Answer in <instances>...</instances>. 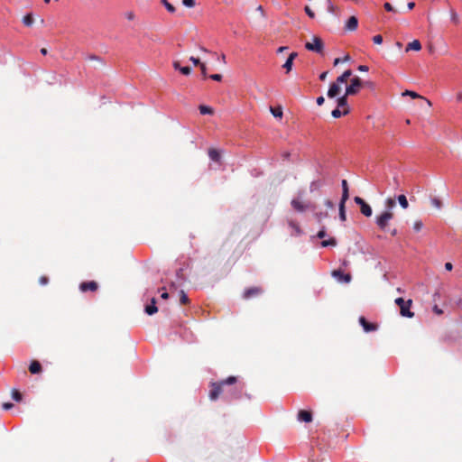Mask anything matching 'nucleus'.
I'll return each instance as SVG.
<instances>
[{"instance_id": "obj_33", "label": "nucleus", "mask_w": 462, "mask_h": 462, "mask_svg": "<svg viewBox=\"0 0 462 462\" xmlns=\"http://www.w3.org/2000/svg\"><path fill=\"white\" fill-rule=\"evenodd\" d=\"M345 204H346V203H343V202H340V203H339V218H340L342 221H345V220H346Z\"/></svg>"}, {"instance_id": "obj_43", "label": "nucleus", "mask_w": 462, "mask_h": 462, "mask_svg": "<svg viewBox=\"0 0 462 462\" xmlns=\"http://www.w3.org/2000/svg\"><path fill=\"white\" fill-rule=\"evenodd\" d=\"M304 11L310 18H311V19L315 18V13L311 10V8L310 6L306 5L304 8Z\"/></svg>"}, {"instance_id": "obj_5", "label": "nucleus", "mask_w": 462, "mask_h": 462, "mask_svg": "<svg viewBox=\"0 0 462 462\" xmlns=\"http://www.w3.org/2000/svg\"><path fill=\"white\" fill-rule=\"evenodd\" d=\"M305 48L308 51L321 53L324 48L322 40L319 37L314 36L311 42H307Z\"/></svg>"}, {"instance_id": "obj_26", "label": "nucleus", "mask_w": 462, "mask_h": 462, "mask_svg": "<svg viewBox=\"0 0 462 462\" xmlns=\"http://www.w3.org/2000/svg\"><path fill=\"white\" fill-rule=\"evenodd\" d=\"M208 156L212 161H216V162L219 161V159H220V154H219L218 151H217L215 149H210L208 151Z\"/></svg>"}, {"instance_id": "obj_12", "label": "nucleus", "mask_w": 462, "mask_h": 462, "mask_svg": "<svg viewBox=\"0 0 462 462\" xmlns=\"http://www.w3.org/2000/svg\"><path fill=\"white\" fill-rule=\"evenodd\" d=\"M298 420L304 422H310L312 420L311 413L308 411H300L298 413Z\"/></svg>"}, {"instance_id": "obj_42", "label": "nucleus", "mask_w": 462, "mask_h": 462, "mask_svg": "<svg viewBox=\"0 0 462 462\" xmlns=\"http://www.w3.org/2000/svg\"><path fill=\"white\" fill-rule=\"evenodd\" d=\"M182 5L185 7L192 8L196 5V2H195V0H182Z\"/></svg>"}, {"instance_id": "obj_38", "label": "nucleus", "mask_w": 462, "mask_h": 462, "mask_svg": "<svg viewBox=\"0 0 462 462\" xmlns=\"http://www.w3.org/2000/svg\"><path fill=\"white\" fill-rule=\"evenodd\" d=\"M348 60H350V56L348 54L345 55L342 59L341 58H337V59L334 60V66H337V65H338L341 62H346V61H348Z\"/></svg>"}, {"instance_id": "obj_49", "label": "nucleus", "mask_w": 462, "mask_h": 462, "mask_svg": "<svg viewBox=\"0 0 462 462\" xmlns=\"http://www.w3.org/2000/svg\"><path fill=\"white\" fill-rule=\"evenodd\" d=\"M189 60H190V61H191L195 66H197V65H200V64H201V63H200V61H199V60L198 58L193 57V56H191V57L189 58Z\"/></svg>"}, {"instance_id": "obj_31", "label": "nucleus", "mask_w": 462, "mask_h": 462, "mask_svg": "<svg viewBox=\"0 0 462 462\" xmlns=\"http://www.w3.org/2000/svg\"><path fill=\"white\" fill-rule=\"evenodd\" d=\"M199 112L201 115H211L213 113V109L208 106H199Z\"/></svg>"}, {"instance_id": "obj_17", "label": "nucleus", "mask_w": 462, "mask_h": 462, "mask_svg": "<svg viewBox=\"0 0 462 462\" xmlns=\"http://www.w3.org/2000/svg\"><path fill=\"white\" fill-rule=\"evenodd\" d=\"M351 76H352V70L351 69H346V71L343 72L342 75L337 77V79L335 83H337V85L340 86V84L346 83L347 79L349 77H351Z\"/></svg>"}, {"instance_id": "obj_41", "label": "nucleus", "mask_w": 462, "mask_h": 462, "mask_svg": "<svg viewBox=\"0 0 462 462\" xmlns=\"http://www.w3.org/2000/svg\"><path fill=\"white\" fill-rule=\"evenodd\" d=\"M337 242L334 238H330L328 240H324L321 242V245L323 247L328 246V245H336Z\"/></svg>"}, {"instance_id": "obj_36", "label": "nucleus", "mask_w": 462, "mask_h": 462, "mask_svg": "<svg viewBox=\"0 0 462 462\" xmlns=\"http://www.w3.org/2000/svg\"><path fill=\"white\" fill-rule=\"evenodd\" d=\"M430 203L437 209H440L441 207H442V203H441V201L438 198H431L430 199Z\"/></svg>"}, {"instance_id": "obj_45", "label": "nucleus", "mask_w": 462, "mask_h": 462, "mask_svg": "<svg viewBox=\"0 0 462 462\" xmlns=\"http://www.w3.org/2000/svg\"><path fill=\"white\" fill-rule=\"evenodd\" d=\"M125 16L127 20L133 21L135 19V14L133 11H128L125 14Z\"/></svg>"}, {"instance_id": "obj_58", "label": "nucleus", "mask_w": 462, "mask_h": 462, "mask_svg": "<svg viewBox=\"0 0 462 462\" xmlns=\"http://www.w3.org/2000/svg\"><path fill=\"white\" fill-rule=\"evenodd\" d=\"M452 268H453V265H452V263H445V269H446L447 271H451V270H452Z\"/></svg>"}, {"instance_id": "obj_47", "label": "nucleus", "mask_w": 462, "mask_h": 462, "mask_svg": "<svg viewBox=\"0 0 462 462\" xmlns=\"http://www.w3.org/2000/svg\"><path fill=\"white\" fill-rule=\"evenodd\" d=\"M180 73H182L183 75H189L191 73V69L189 67H182L180 70Z\"/></svg>"}, {"instance_id": "obj_63", "label": "nucleus", "mask_w": 462, "mask_h": 462, "mask_svg": "<svg viewBox=\"0 0 462 462\" xmlns=\"http://www.w3.org/2000/svg\"><path fill=\"white\" fill-rule=\"evenodd\" d=\"M286 49H287V47H284V46L280 47V48H278L277 52L281 53V52L284 51Z\"/></svg>"}, {"instance_id": "obj_62", "label": "nucleus", "mask_w": 462, "mask_h": 462, "mask_svg": "<svg viewBox=\"0 0 462 462\" xmlns=\"http://www.w3.org/2000/svg\"><path fill=\"white\" fill-rule=\"evenodd\" d=\"M414 6H415L414 2H410V3H408V8H409L410 10L413 9V8H414Z\"/></svg>"}, {"instance_id": "obj_60", "label": "nucleus", "mask_w": 462, "mask_h": 462, "mask_svg": "<svg viewBox=\"0 0 462 462\" xmlns=\"http://www.w3.org/2000/svg\"><path fill=\"white\" fill-rule=\"evenodd\" d=\"M433 310H434V312H435V313H437L438 315L442 314V310H441L440 309H439V308H438V306H435V307L433 308Z\"/></svg>"}, {"instance_id": "obj_51", "label": "nucleus", "mask_w": 462, "mask_h": 462, "mask_svg": "<svg viewBox=\"0 0 462 462\" xmlns=\"http://www.w3.org/2000/svg\"><path fill=\"white\" fill-rule=\"evenodd\" d=\"M200 69H201V73L204 77L207 76V68H206V65L204 63H201L200 65Z\"/></svg>"}, {"instance_id": "obj_57", "label": "nucleus", "mask_w": 462, "mask_h": 462, "mask_svg": "<svg viewBox=\"0 0 462 462\" xmlns=\"http://www.w3.org/2000/svg\"><path fill=\"white\" fill-rule=\"evenodd\" d=\"M298 56L297 52H291L289 57H288V60H291V61L294 60V59Z\"/></svg>"}, {"instance_id": "obj_56", "label": "nucleus", "mask_w": 462, "mask_h": 462, "mask_svg": "<svg viewBox=\"0 0 462 462\" xmlns=\"http://www.w3.org/2000/svg\"><path fill=\"white\" fill-rule=\"evenodd\" d=\"M47 282H48V278L47 277L42 276V277L40 278V283L42 285H45V284H47Z\"/></svg>"}, {"instance_id": "obj_11", "label": "nucleus", "mask_w": 462, "mask_h": 462, "mask_svg": "<svg viewBox=\"0 0 462 462\" xmlns=\"http://www.w3.org/2000/svg\"><path fill=\"white\" fill-rule=\"evenodd\" d=\"M359 323L365 332H371L376 329V326L372 323H368L364 317L359 318Z\"/></svg>"}, {"instance_id": "obj_19", "label": "nucleus", "mask_w": 462, "mask_h": 462, "mask_svg": "<svg viewBox=\"0 0 462 462\" xmlns=\"http://www.w3.org/2000/svg\"><path fill=\"white\" fill-rule=\"evenodd\" d=\"M29 371L33 374L41 373L42 365L40 362L33 360L29 366Z\"/></svg>"}, {"instance_id": "obj_30", "label": "nucleus", "mask_w": 462, "mask_h": 462, "mask_svg": "<svg viewBox=\"0 0 462 462\" xmlns=\"http://www.w3.org/2000/svg\"><path fill=\"white\" fill-rule=\"evenodd\" d=\"M322 183L320 180H313L310 185V191L313 192L320 189Z\"/></svg>"}, {"instance_id": "obj_37", "label": "nucleus", "mask_w": 462, "mask_h": 462, "mask_svg": "<svg viewBox=\"0 0 462 462\" xmlns=\"http://www.w3.org/2000/svg\"><path fill=\"white\" fill-rule=\"evenodd\" d=\"M293 61L291 60H286L284 64L282 65V68L285 69L286 73H289L292 69Z\"/></svg>"}, {"instance_id": "obj_64", "label": "nucleus", "mask_w": 462, "mask_h": 462, "mask_svg": "<svg viewBox=\"0 0 462 462\" xmlns=\"http://www.w3.org/2000/svg\"><path fill=\"white\" fill-rule=\"evenodd\" d=\"M47 52H48V51H47V49H46V48H42V49L41 50V53H42V55H46V54H47Z\"/></svg>"}, {"instance_id": "obj_21", "label": "nucleus", "mask_w": 462, "mask_h": 462, "mask_svg": "<svg viewBox=\"0 0 462 462\" xmlns=\"http://www.w3.org/2000/svg\"><path fill=\"white\" fill-rule=\"evenodd\" d=\"M402 96H409L411 98H422L423 99V97L421 96H420L418 93H416L414 91H411V90H405L402 93ZM424 100L427 102L429 106H431V102L430 100H428L426 98H424Z\"/></svg>"}, {"instance_id": "obj_52", "label": "nucleus", "mask_w": 462, "mask_h": 462, "mask_svg": "<svg viewBox=\"0 0 462 462\" xmlns=\"http://www.w3.org/2000/svg\"><path fill=\"white\" fill-rule=\"evenodd\" d=\"M357 69L362 72H366L369 69L366 65H359Z\"/></svg>"}, {"instance_id": "obj_28", "label": "nucleus", "mask_w": 462, "mask_h": 462, "mask_svg": "<svg viewBox=\"0 0 462 462\" xmlns=\"http://www.w3.org/2000/svg\"><path fill=\"white\" fill-rule=\"evenodd\" d=\"M326 5H327V11L328 13L334 14L336 12L337 7L334 5V4L331 2V0H324Z\"/></svg>"}, {"instance_id": "obj_54", "label": "nucleus", "mask_w": 462, "mask_h": 462, "mask_svg": "<svg viewBox=\"0 0 462 462\" xmlns=\"http://www.w3.org/2000/svg\"><path fill=\"white\" fill-rule=\"evenodd\" d=\"M172 65H173V68H174L176 70H179V71H180V69L182 68V67L180 66V62H179V61H173V64H172Z\"/></svg>"}, {"instance_id": "obj_10", "label": "nucleus", "mask_w": 462, "mask_h": 462, "mask_svg": "<svg viewBox=\"0 0 462 462\" xmlns=\"http://www.w3.org/2000/svg\"><path fill=\"white\" fill-rule=\"evenodd\" d=\"M339 92H340V86L337 85V83L333 82L328 90V97L329 98H333V97H337L339 94Z\"/></svg>"}, {"instance_id": "obj_61", "label": "nucleus", "mask_w": 462, "mask_h": 462, "mask_svg": "<svg viewBox=\"0 0 462 462\" xmlns=\"http://www.w3.org/2000/svg\"><path fill=\"white\" fill-rule=\"evenodd\" d=\"M162 299L167 300L169 298V293L166 291H163L161 295Z\"/></svg>"}, {"instance_id": "obj_2", "label": "nucleus", "mask_w": 462, "mask_h": 462, "mask_svg": "<svg viewBox=\"0 0 462 462\" xmlns=\"http://www.w3.org/2000/svg\"><path fill=\"white\" fill-rule=\"evenodd\" d=\"M395 303L400 307V313L402 317L413 318L414 313L411 311V300H404L402 298L395 299Z\"/></svg>"}, {"instance_id": "obj_35", "label": "nucleus", "mask_w": 462, "mask_h": 462, "mask_svg": "<svg viewBox=\"0 0 462 462\" xmlns=\"http://www.w3.org/2000/svg\"><path fill=\"white\" fill-rule=\"evenodd\" d=\"M162 3L165 6V8L167 9V11L169 13H171V14L175 13V11H176L175 7L171 4H170L167 0H162Z\"/></svg>"}, {"instance_id": "obj_18", "label": "nucleus", "mask_w": 462, "mask_h": 462, "mask_svg": "<svg viewBox=\"0 0 462 462\" xmlns=\"http://www.w3.org/2000/svg\"><path fill=\"white\" fill-rule=\"evenodd\" d=\"M342 197H341V200L340 202H343V203H346V200L348 199V186H347V182L346 180H342Z\"/></svg>"}, {"instance_id": "obj_16", "label": "nucleus", "mask_w": 462, "mask_h": 462, "mask_svg": "<svg viewBox=\"0 0 462 462\" xmlns=\"http://www.w3.org/2000/svg\"><path fill=\"white\" fill-rule=\"evenodd\" d=\"M420 50H421V44H420V41L413 40L412 42H411L410 43L407 44L405 51H419Z\"/></svg>"}, {"instance_id": "obj_1", "label": "nucleus", "mask_w": 462, "mask_h": 462, "mask_svg": "<svg viewBox=\"0 0 462 462\" xmlns=\"http://www.w3.org/2000/svg\"><path fill=\"white\" fill-rule=\"evenodd\" d=\"M236 382V377L229 376L226 380L220 382L219 383H213L212 389L209 393V398L216 400L218 395L222 393V387L226 384H233Z\"/></svg>"}, {"instance_id": "obj_25", "label": "nucleus", "mask_w": 462, "mask_h": 462, "mask_svg": "<svg viewBox=\"0 0 462 462\" xmlns=\"http://www.w3.org/2000/svg\"><path fill=\"white\" fill-rule=\"evenodd\" d=\"M397 200L400 204V206L403 208V209H406L408 208L409 207V203H408V200H407V198L405 195H399L397 197Z\"/></svg>"}, {"instance_id": "obj_8", "label": "nucleus", "mask_w": 462, "mask_h": 462, "mask_svg": "<svg viewBox=\"0 0 462 462\" xmlns=\"http://www.w3.org/2000/svg\"><path fill=\"white\" fill-rule=\"evenodd\" d=\"M358 26V20L356 16H351L346 23L345 28L347 31H356Z\"/></svg>"}, {"instance_id": "obj_29", "label": "nucleus", "mask_w": 462, "mask_h": 462, "mask_svg": "<svg viewBox=\"0 0 462 462\" xmlns=\"http://www.w3.org/2000/svg\"><path fill=\"white\" fill-rule=\"evenodd\" d=\"M449 14H450V20L453 23H455V24L459 23V16L454 9L449 10Z\"/></svg>"}, {"instance_id": "obj_4", "label": "nucleus", "mask_w": 462, "mask_h": 462, "mask_svg": "<svg viewBox=\"0 0 462 462\" xmlns=\"http://www.w3.org/2000/svg\"><path fill=\"white\" fill-rule=\"evenodd\" d=\"M362 86L363 83L359 77L356 76L352 78L350 84L346 88V96H353L357 94L360 91Z\"/></svg>"}, {"instance_id": "obj_22", "label": "nucleus", "mask_w": 462, "mask_h": 462, "mask_svg": "<svg viewBox=\"0 0 462 462\" xmlns=\"http://www.w3.org/2000/svg\"><path fill=\"white\" fill-rule=\"evenodd\" d=\"M23 23L27 26L31 27L34 23V18L32 14H27L23 17Z\"/></svg>"}, {"instance_id": "obj_13", "label": "nucleus", "mask_w": 462, "mask_h": 462, "mask_svg": "<svg viewBox=\"0 0 462 462\" xmlns=\"http://www.w3.org/2000/svg\"><path fill=\"white\" fill-rule=\"evenodd\" d=\"M262 292V290L258 287L250 288L245 291L244 292V298L245 299H250L251 297H254L255 295H258Z\"/></svg>"}, {"instance_id": "obj_39", "label": "nucleus", "mask_w": 462, "mask_h": 462, "mask_svg": "<svg viewBox=\"0 0 462 462\" xmlns=\"http://www.w3.org/2000/svg\"><path fill=\"white\" fill-rule=\"evenodd\" d=\"M415 232H420L423 228V223L420 220H416L412 226Z\"/></svg>"}, {"instance_id": "obj_32", "label": "nucleus", "mask_w": 462, "mask_h": 462, "mask_svg": "<svg viewBox=\"0 0 462 462\" xmlns=\"http://www.w3.org/2000/svg\"><path fill=\"white\" fill-rule=\"evenodd\" d=\"M12 397L15 402H21L23 400L22 393L16 389L12 390Z\"/></svg>"}, {"instance_id": "obj_3", "label": "nucleus", "mask_w": 462, "mask_h": 462, "mask_svg": "<svg viewBox=\"0 0 462 462\" xmlns=\"http://www.w3.org/2000/svg\"><path fill=\"white\" fill-rule=\"evenodd\" d=\"M393 218L392 211H383L375 217V224L381 230H385L390 221Z\"/></svg>"}, {"instance_id": "obj_34", "label": "nucleus", "mask_w": 462, "mask_h": 462, "mask_svg": "<svg viewBox=\"0 0 462 462\" xmlns=\"http://www.w3.org/2000/svg\"><path fill=\"white\" fill-rule=\"evenodd\" d=\"M270 111H271V113L273 114V116L274 117L282 118V108H280V107L279 108H273V107L271 106L270 107Z\"/></svg>"}, {"instance_id": "obj_15", "label": "nucleus", "mask_w": 462, "mask_h": 462, "mask_svg": "<svg viewBox=\"0 0 462 462\" xmlns=\"http://www.w3.org/2000/svg\"><path fill=\"white\" fill-rule=\"evenodd\" d=\"M289 224V226L291 228L292 232H291V235L292 236H299L302 234V231L300 227V226L293 220H290L288 222Z\"/></svg>"}, {"instance_id": "obj_40", "label": "nucleus", "mask_w": 462, "mask_h": 462, "mask_svg": "<svg viewBox=\"0 0 462 462\" xmlns=\"http://www.w3.org/2000/svg\"><path fill=\"white\" fill-rule=\"evenodd\" d=\"M383 7L388 12H392V13H394V14L399 13V11L396 8H394L390 3H385L383 5Z\"/></svg>"}, {"instance_id": "obj_55", "label": "nucleus", "mask_w": 462, "mask_h": 462, "mask_svg": "<svg viewBox=\"0 0 462 462\" xmlns=\"http://www.w3.org/2000/svg\"><path fill=\"white\" fill-rule=\"evenodd\" d=\"M317 236H318L319 238H323V237H325V236H326V231H325L324 229H321L320 231H319V233H318Z\"/></svg>"}, {"instance_id": "obj_14", "label": "nucleus", "mask_w": 462, "mask_h": 462, "mask_svg": "<svg viewBox=\"0 0 462 462\" xmlns=\"http://www.w3.org/2000/svg\"><path fill=\"white\" fill-rule=\"evenodd\" d=\"M79 288L81 291H96L97 284L95 282H82Z\"/></svg>"}, {"instance_id": "obj_6", "label": "nucleus", "mask_w": 462, "mask_h": 462, "mask_svg": "<svg viewBox=\"0 0 462 462\" xmlns=\"http://www.w3.org/2000/svg\"><path fill=\"white\" fill-rule=\"evenodd\" d=\"M291 205L294 210L300 213L306 211L310 207L309 203L304 202L301 199V193L299 194L298 198H294L291 199Z\"/></svg>"}, {"instance_id": "obj_20", "label": "nucleus", "mask_w": 462, "mask_h": 462, "mask_svg": "<svg viewBox=\"0 0 462 462\" xmlns=\"http://www.w3.org/2000/svg\"><path fill=\"white\" fill-rule=\"evenodd\" d=\"M145 313L148 314V315H153L154 313L157 312L158 309L156 307V301H155V299H152V302L151 304L147 305L145 307Z\"/></svg>"}, {"instance_id": "obj_24", "label": "nucleus", "mask_w": 462, "mask_h": 462, "mask_svg": "<svg viewBox=\"0 0 462 462\" xmlns=\"http://www.w3.org/2000/svg\"><path fill=\"white\" fill-rule=\"evenodd\" d=\"M349 113V108H346L341 111L339 108H336L332 111L331 115L334 118H339L341 116L347 115Z\"/></svg>"}, {"instance_id": "obj_7", "label": "nucleus", "mask_w": 462, "mask_h": 462, "mask_svg": "<svg viewBox=\"0 0 462 462\" xmlns=\"http://www.w3.org/2000/svg\"><path fill=\"white\" fill-rule=\"evenodd\" d=\"M355 202L360 206L361 213L364 216H365L367 217L372 216V214H373L372 208L363 199H361L360 197H356Z\"/></svg>"}, {"instance_id": "obj_27", "label": "nucleus", "mask_w": 462, "mask_h": 462, "mask_svg": "<svg viewBox=\"0 0 462 462\" xmlns=\"http://www.w3.org/2000/svg\"><path fill=\"white\" fill-rule=\"evenodd\" d=\"M385 208H387L386 211H392L393 208L395 207V201L392 198H388L384 201Z\"/></svg>"}, {"instance_id": "obj_23", "label": "nucleus", "mask_w": 462, "mask_h": 462, "mask_svg": "<svg viewBox=\"0 0 462 462\" xmlns=\"http://www.w3.org/2000/svg\"><path fill=\"white\" fill-rule=\"evenodd\" d=\"M346 94L337 99V104L338 107H343L344 109L348 108L347 106V97Z\"/></svg>"}, {"instance_id": "obj_9", "label": "nucleus", "mask_w": 462, "mask_h": 462, "mask_svg": "<svg viewBox=\"0 0 462 462\" xmlns=\"http://www.w3.org/2000/svg\"><path fill=\"white\" fill-rule=\"evenodd\" d=\"M332 275L337 278L339 282H349L351 281V275L346 273V274H344L341 271H334L332 273Z\"/></svg>"}, {"instance_id": "obj_48", "label": "nucleus", "mask_w": 462, "mask_h": 462, "mask_svg": "<svg viewBox=\"0 0 462 462\" xmlns=\"http://www.w3.org/2000/svg\"><path fill=\"white\" fill-rule=\"evenodd\" d=\"M209 78L216 81H220L222 79V76L220 74H212Z\"/></svg>"}, {"instance_id": "obj_46", "label": "nucleus", "mask_w": 462, "mask_h": 462, "mask_svg": "<svg viewBox=\"0 0 462 462\" xmlns=\"http://www.w3.org/2000/svg\"><path fill=\"white\" fill-rule=\"evenodd\" d=\"M373 42L375 44H382L383 43V37L380 34H377L373 37Z\"/></svg>"}, {"instance_id": "obj_53", "label": "nucleus", "mask_w": 462, "mask_h": 462, "mask_svg": "<svg viewBox=\"0 0 462 462\" xmlns=\"http://www.w3.org/2000/svg\"><path fill=\"white\" fill-rule=\"evenodd\" d=\"M316 101H317L318 106H322L324 104L325 98H324V97L320 96V97H317Z\"/></svg>"}, {"instance_id": "obj_50", "label": "nucleus", "mask_w": 462, "mask_h": 462, "mask_svg": "<svg viewBox=\"0 0 462 462\" xmlns=\"http://www.w3.org/2000/svg\"><path fill=\"white\" fill-rule=\"evenodd\" d=\"M13 407H14V404L11 403V402H5V403H3V409L4 410H10Z\"/></svg>"}, {"instance_id": "obj_59", "label": "nucleus", "mask_w": 462, "mask_h": 462, "mask_svg": "<svg viewBox=\"0 0 462 462\" xmlns=\"http://www.w3.org/2000/svg\"><path fill=\"white\" fill-rule=\"evenodd\" d=\"M327 76H328V72H327V71L322 72V73L319 75V79H320V80H325V79H326V78H327Z\"/></svg>"}, {"instance_id": "obj_44", "label": "nucleus", "mask_w": 462, "mask_h": 462, "mask_svg": "<svg viewBox=\"0 0 462 462\" xmlns=\"http://www.w3.org/2000/svg\"><path fill=\"white\" fill-rule=\"evenodd\" d=\"M188 301H189V299H188L187 294L183 291H180V303L186 304V303H188Z\"/></svg>"}]
</instances>
